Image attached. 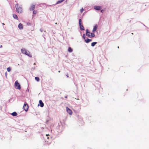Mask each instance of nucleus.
<instances>
[{
    "label": "nucleus",
    "instance_id": "obj_1",
    "mask_svg": "<svg viewBox=\"0 0 149 149\" xmlns=\"http://www.w3.org/2000/svg\"><path fill=\"white\" fill-rule=\"evenodd\" d=\"M16 11L19 13H22V6H19L18 3L15 5Z\"/></svg>",
    "mask_w": 149,
    "mask_h": 149
},
{
    "label": "nucleus",
    "instance_id": "obj_2",
    "mask_svg": "<svg viewBox=\"0 0 149 149\" xmlns=\"http://www.w3.org/2000/svg\"><path fill=\"white\" fill-rule=\"evenodd\" d=\"M21 50L22 53L23 54H25L27 56H31V55L29 54V52L25 49H21Z\"/></svg>",
    "mask_w": 149,
    "mask_h": 149
},
{
    "label": "nucleus",
    "instance_id": "obj_3",
    "mask_svg": "<svg viewBox=\"0 0 149 149\" xmlns=\"http://www.w3.org/2000/svg\"><path fill=\"white\" fill-rule=\"evenodd\" d=\"M82 21L81 19H79V24L80 29L81 31H84L85 28L84 26L82 24Z\"/></svg>",
    "mask_w": 149,
    "mask_h": 149
},
{
    "label": "nucleus",
    "instance_id": "obj_4",
    "mask_svg": "<svg viewBox=\"0 0 149 149\" xmlns=\"http://www.w3.org/2000/svg\"><path fill=\"white\" fill-rule=\"evenodd\" d=\"M15 87L16 88L18 89H21L19 83L17 81H16L15 83Z\"/></svg>",
    "mask_w": 149,
    "mask_h": 149
},
{
    "label": "nucleus",
    "instance_id": "obj_5",
    "mask_svg": "<svg viewBox=\"0 0 149 149\" xmlns=\"http://www.w3.org/2000/svg\"><path fill=\"white\" fill-rule=\"evenodd\" d=\"M29 108L28 105L26 103H24L23 107V109L26 111H27Z\"/></svg>",
    "mask_w": 149,
    "mask_h": 149
},
{
    "label": "nucleus",
    "instance_id": "obj_6",
    "mask_svg": "<svg viewBox=\"0 0 149 149\" xmlns=\"http://www.w3.org/2000/svg\"><path fill=\"white\" fill-rule=\"evenodd\" d=\"M66 109L67 112L70 115H71L72 113V110L68 107H66Z\"/></svg>",
    "mask_w": 149,
    "mask_h": 149
},
{
    "label": "nucleus",
    "instance_id": "obj_7",
    "mask_svg": "<svg viewBox=\"0 0 149 149\" xmlns=\"http://www.w3.org/2000/svg\"><path fill=\"white\" fill-rule=\"evenodd\" d=\"M102 7L100 6H95L94 7V8L96 10H99L101 9Z\"/></svg>",
    "mask_w": 149,
    "mask_h": 149
},
{
    "label": "nucleus",
    "instance_id": "obj_8",
    "mask_svg": "<svg viewBox=\"0 0 149 149\" xmlns=\"http://www.w3.org/2000/svg\"><path fill=\"white\" fill-rule=\"evenodd\" d=\"M86 35L89 38L90 37V33L88 30V29H87L86 30Z\"/></svg>",
    "mask_w": 149,
    "mask_h": 149
},
{
    "label": "nucleus",
    "instance_id": "obj_9",
    "mask_svg": "<svg viewBox=\"0 0 149 149\" xmlns=\"http://www.w3.org/2000/svg\"><path fill=\"white\" fill-rule=\"evenodd\" d=\"M18 27L19 29H23V25L21 23H19L18 25Z\"/></svg>",
    "mask_w": 149,
    "mask_h": 149
},
{
    "label": "nucleus",
    "instance_id": "obj_10",
    "mask_svg": "<svg viewBox=\"0 0 149 149\" xmlns=\"http://www.w3.org/2000/svg\"><path fill=\"white\" fill-rule=\"evenodd\" d=\"M97 25H95L93 27V29L92 32L93 33L95 32L97 30Z\"/></svg>",
    "mask_w": 149,
    "mask_h": 149
},
{
    "label": "nucleus",
    "instance_id": "obj_11",
    "mask_svg": "<svg viewBox=\"0 0 149 149\" xmlns=\"http://www.w3.org/2000/svg\"><path fill=\"white\" fill-rule=\"evenodd\" d=\"M85 41L86 43H88L92 40L91 39H90L87 38L86 39H85Z\"/></svg>",
    "mask_w": 149,
    "mask_h": 149
},
{
    "label": "nucleus",
    "instance_id": "obj_12",
    "mask_svg": "<svg viewBox=\"0 0 149 149\" xmlns=\"http://www.w3.org/2000/svg\"><path fill=\"white\" fill-rule=\"evenodd\" d=\"M35 5H32L31 6L30 8V10H34L35 9Z\"/></svg>",
    "mask_w": 149,
    "mask_h": 149
},
{
    "label": "nucleus",
    "instance_id": "obj_13",
    "mask_svg": "<svg viewBox=\"0 0 149 149\" xmlns=\"http://www.w3.org/2000/svg\"><path fill=\"white\" fill-rule=\"evenodd\" d=\"M39 103L40 104V106L41 107H43L44 106V104L41 100H39Z\"/></svg>",
    "mask_w": 149,
    "mask_h": 149
},
{
    "label": "nucleus",
    "instance_id": "obj_14",
    "mask_svg": "<svg viewBox=\"0 0 149 149\" xmlns=\"http://www.w3.org/2000/svg\"><path fill=\"white\" fill-rule=\"evenodd\" d=\"M13 17L14 19H18V17L15 14H13Z\"/></svg>",
    "mask_w": 149,
    "mask_h": 149
},
{
    "label": "nucleus",
    "instance_id": "obj_15",
    "mask_svg": "<svg viewBox=\"0 0 149 149\" xmlns=\"http://www.w3.org/2000/svg\"><path fill=\"white\" fill-rule=\"evenodd\" d=\"M91 33V35H90V38H93L95 36V35L94 33Z\"/></svg>",
    "mask_w": 149,
    "mask_h": 149
},
{
    "label": "nucleus",
    "instance_id": "obj_16",
    "mask_svg": "<svg viewBox=\"0 0 149 149\" xmlns=\"http://www.w3.org/2000/svg\"><path fill=\"white\" fill-rule=\"evenodd\" d=\"M65 0H59L56 3V4H58L59 3H60L63 1Z\"/></svg>",
    "mask_w": 149,
    "mask_h": 149
},
{
    "label": "nucleus",
    "instance_id": "obj_17",
    "mask_svg": "<svg viewBox=\"0 0 149 149\" xmlns=\"http://www.w3.org/2000/svg\"><path fill=\"white\" fill-rule=\"evenodd\" d=\"M68 51L69 52H72V49L71 47H69L68 48Z\"/></svg>",
    "mask_w": 149,
    "mask_h": 149
},
{
    "label": "nucleus",
    "instance_id": "obj_18",
    "mask_svg": "<svg viewBox=\"0 0 149 149\" xmlns=\"http://www.w3.org/2000/svg\"><path fill=\"white\" fill-rule=\"evenodd\" d=\"M11 115L13 116H16L17 115V113L15 112H14L11 113Z\"/></svg>",
    "mask_w": 149,
    "mask_h": 149
},
{
    "label": "nucleus",
    "instance_id": "obj_19",
    "mask_svg": "<svg viewBox=\"0 0 149 149\" xmlns=\"http://www.w3.org/2000/svg\"><path fill=\"white\" fill-rule=\"evenodd\" d=\"M97 43L96 42H93L91 43V46L92 47H94Z\"/></svg>",
    "mask_w": 149,
    "mask_h": 149
},
{
    "label": "nucleus",
    "instance_id": "obj_20",
    "mask_svg": "<svg viewBox=\"0 0 149 149\" xmlns=\"http://www.w3.org/2000/svg\"><path fill=\"white\" fill-rule=\"evenodd\" d=\"M35 79L38 81H39V78L38 77H35Z\"/></svg>",
    "mask_w": 149,
    "mask_h": 149
},
{
    "label": "nucleus",
    "instance_id": "obj_21",
    "mask_svg": "<svg viewBox=\"0 0 149 149\" xmlns=\"http://www.w3.org/2000/svg\"><path fill=\"white\" fill-rule=\"evenodd\" d=\"M7 70L8 72H10L11 70V68L10 67H9L7 68Z\"/></svg>",
    "mask_w": 149,
    "mask_h": 149
},
{
    "label": "nucleus",
    "instance_id": "obj_22",
    "mask_svg": "<svg viewBox=\"0 0 149 149\" xmlns=\"http://www.w3.org/2000/svg\"><path fill=\"white\" fill-rule=\"evenodd\" d=\"M82 38L84 40L86 39H85L86 36H85V34H83V36H82Z\"/></svg>",
    "mask_w": 149,
    "mask_h": 149
},
{
    "label": "nucleus",
    "instance_id": "obj_23",
    "mask_svg": "<svg viewBox=\"0 0 149 149\" xmlns=\"http://www.w3.org/2000/svg\"><path fill=\"white\" fill-rule=\"evenodd\" d=\"M37 11H35L34 10L33 11V14H34V15H36V13H37Z\"/></svg>",
    "mask_w": 149,
    "mask_h": 149
},
{
    "label": "nucleus",
    "instance_id": "obj_24",
    "mask_svg": "<svg viewBox=\"0 0 149 149\" xmlns=\"http://www.w3.org/2000/svg\"><path fill=\"white\" fill-rule=\"evenodd\" d=\"M84 10L83 8H82L81 10H80V12L81 13H82L83 12V11Z\"/></svg>",
    "mask_w": 149,
    "mask_h": 149
},
{
    "label": "nucleus",
    "instance_id": "obj_25",
    "mask_svg": "<svg viewBox=\"0 0 149 149\" xmlns=\"http://www.w3.org/2000/svg\"><path fill=\"white\" fill-rule=\"evenodd\" d=\"M104 11V9L100 10V12L102 13H103V11Z\"/></svg>",
    "mask_w": 149,
    "mask_h": 149
},
{
    "label": "nucleus",
    "instance_id": "obj_26",
    "mask_svg": "<svg viewBox=\"0 0 149 149\" xmlns=\"http://www.w3.org/2000/svg\"><path fill=\"white\" fill-rule=\"evenodd\" d=\"M27 24L28 25H30L31 23H29V22H28V23H27Z\"/></svg>",
    "mask_w": 149,
    "mask_h": 149
},
{
    "label": "nucleus",
    "instance_id": "obj_27",
    "mask_svg": "<svg viewBox=\"0 0 149 149\" xmlns=\"http://www.w3.org/2000/svg\"><path fill=\"white\" fill-rule=\"evenodd\" d=\"M40 31L41 32H42L43 31V30H42V29H40Z\"/></svg>",
    "mask_w": 149,
    "mask_h": 149
},
{
    "label": "nucleus",
    "instance_id": "obj_28",
    "mask_svg": "<svg viewBox=\"0 0 149 149\" xmlns=\"http://www.w3.org/2000/svg\"><path fill=\"white\" fill-rule=\"evenodd\" d=\"M2 46L1 45H0V48L2 47Z\"/></svg>",
    "mask_w": 149,
    "mask_h": 149
},
{
    "label": "nucleus",
    "instance_id": "obj_29",
    "mask_svg": "<svg viewBox=\"0 0 149 149\" xmlns=\"http://www.w3.org/2000/svg\"><path fill=\"white\" fill-rule=\"evenodd\" d=\"M2 24L3 25H5V24L4 23H2Z\"/></svg>",
    "mask_w": 149,
    "mask_h": 149
},
{
    "label": "nucleus",
    "instance_id": "obj_30",
    "mask_svg": "<svg viewBox=\"0 0 149 149\" xmlns=\"http://www.w3.org/2000/svg\"><path fill=\"white\" fill-rule=\"evenodd\" d=\"M46 135L47 136H48V135H49V134H46Z\"/></svg>",
    "mask_w": 149,
    "mask_h": 149
},
{
    "label": "nucleus",
    "instance_id": "obj_31",
    "mask_svg": "<svg viewBox=\"0 0 149 149\" xmlns=\"http://www.w3.org/2000/svg\"><path fill=\"white\" fill-rule=\"evenodd\" d=\"M118 48H119V47H118Z\"/></svg>",
    "mask_w": 149,
    "mask_h": 149
},
{
    "label": "nucleus",
    "instance_id": "obj_32",
    "mask_svg": "<svg viewBox=\"0 0 149 149\" xmlns=\"http://www.w3.org/2000/svg\"><path fill=\"white\" fill-rule=\"evenodd\" d=\"M55 24H57V23H55Z\"/></svg>",
    "mask_w": 149,
    "mask_h": 149
},
{
    "label": "nucleus",
    "instance_id": "obj_33",
    "mask_svg": "<svg viewBox=\"0 0 149 149\" xmlns=\"http://www.w3.org/2000/svg\"><path fill=\"white\" fill-rule=\"evenodd\" d=\"M58 72H60V71H58Z\"/></svg>",
    "mask_w": 149,
    "mask_h": 149
},
{
    "label": "nucleus",
    "instance_id": "obj_34",
    "mask_svg": "<svg viewBox=\"0 0 149 149\" xmlns=\"http://www.w3.org/2000/svg\"><path fill=\"white\" fill-rule=\"evenodd\" d=\"M67 77H68V75H67Z\"/></svg>",
    "mask_w": 149,
    "mask_h": 149
}]
</instances>
